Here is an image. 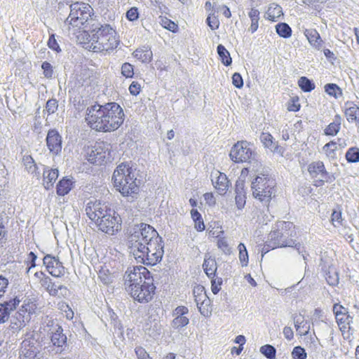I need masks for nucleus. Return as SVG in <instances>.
Returning <instances> with one entry per match:
<instances>
[{
    "instance_id": "nucleus-1",
    "label": "nucleus",
    "mask_w": 359,
    "mask_h": 359,
    "mask_svg": "<svg viewBox=\"0 0 359 359\" xmlns=\"http://www.w3.org/2000/svg\"><path fill=\"white\" fill-rule=\"evenodd\" d=\"M130 253L139 263L155 265L163 255L162 238L149 224L142 223L130 235Z\"/></svg>"
},
{
    "instance_id": "nucleus-2",
    "label": "nucleus",
    "mask_w": 359,
    "mask_h": 359,
    "mask_svg": "<svg viewBox=\"0 0 359 359\" xmlns=\"http://www.w3.org/2000/svg\"><path fill=\"white\" fill-rule=\"evenodd\" d=\"M124 116L123 110L118 104L109 102L88 107L86 120L90 128L97 131L111 132L122 125Z\"/></svg>"
},
{
    "instance_id": "nucleus-3",
    "label": "nucleus",
    "mask_w": 359,
    "mask_h": 359,
    "mask_svg": "<svg viewBox=\"0 0 359 359\" xmlns=\"http://www.w3.org/2000/svg\"><path fill=\"white\" fill-rule=\"evenodd\" d=\"M149 271L143 266L128 268L123 276L126 292L136 301L147 303L151 300L156 287Z\"/></svg>"
},
{
    "instance_id": "nucleus-4",
    "label": "nucleus",
    "mask_w": 359,
    "mask_h": 359,
    "mask_svg": "<svg viewBox=\"0 0 359 359\" xmlns=\"http://www.w3.org/2000/svg\"><path fill=\"white\" fill-rule=\"evenodd\" d=\"M112 180L114 187L123 196L130 201L137 198L140 188L135 170L131 167L125 163L120 164L114 170Z\"/></svg>"
},
{
    "instance_id": "nucleus-5",
    "label": "nucleus",
    "mask_w": 359,
    "mask_h": 359,
    "mask_svg": "<svg viewBox=\"0 0 359 359\" xmlns=\"http://www.w3.org/2000/svg\"><path fill=\"white\" fill-rule=\"evenodd\" d=\"M89 37L87 48L97 53L114 50L119 43L116 31L107 24L94 28Z\"/></svg>"
},
{
    "instance_id": "nucleus-6",
    "label": "nucleus",
    "mask_w": 359,
    "mask_h": 359,
    "mask_svg": "<svg viewBox=\"0 0 359 359\" xmlns=\"http://www.w3.org/2000/svg\"><path fill=\"white\" fill-rule=\"evenodd\" d=\"M277 229L270 232L264 248L266 251L283 247H292L294 242L289 237L293 236L294 226L290 222H278L276 224Z\"/></svg>"
},
{
    "instance_id": "nucleus-7",
    "label": "nucleus",
    "mask_w": 359,
    "mask_h": 359,
    "mask_svg": "<svg viewBox=\"0 0 359 359\" xmlns=\"http://www.w3.org/2000/svg\"><path fill=\"white\" fill-rule=\"evenodd\" d=\"M275 186L276 182L273 178L260 174L252 182V195L264 205H268L272 196H275Z\"/></svg>"
},
{
    "instance_id": "nucleus-8",
    "label": "nucleus",
    "mask_w": 359,
    "mask_h": 359,
    "mask_svg": "<svg viewBox=\"0 0 359 359\" xmlns=\"http://www.w3.org/2000/svg\"><path fill=\"white\" fill-rule=\"evenodd\" d=\"M93 8L85 3L76 2L70 6V13L66 19V24L81 29L93 20Z\"/></svg>"
},
{
    "instance_id": "nucleus-9",
    "label": "nucleus",
    "mask_w": 359,
    "mask_h": 359,
    "mask_svg": "<svg viewBox=\"0 0 359 359\" xmlns=\"http://www.w3.org/2000/svg\"><path fill=\"white\" fill-rule=\"evenodd\" d=\"M126 218L130 219L129 212L126 210L116 216V212L110 209L103 217H100L95 222V224L101 231L114 235L121 229L122 219Z\"/></svg>"
},
{
    "instance_id": "nucleus-10",
    "label": "nucleus",
    "mask_w": 359,
    "mask_h": 359,
    "mask_svg": "<svg viewBox=\"0 0 359 359\" xmlns=\"http://www.w3.org/2000/svg\"><path fill=\"white\" fill-rule=\"evenodd\" d=\"M229 156L236 163H252L255 159V154L247 142H238L231 148Z\"/></svg>"
},
{
    "instance_id": "nucleus-11",
    "label": "nucleus",
    "mask_w": 359,
    "mask_h": 359,
    "mask_svg": "<svg viewBox=\"0 0 359 359\" xmlns=\"http://www.w3.org/2000/svg\"><path fill=\"white\" fill-rule=\"evenodd\" d=\"M107 205L97 200H90L86 205L85 212L88 218L95 223L107 214L108 210Z\"/></svg>"
},
{
    "instance_id": "nucleus-12",
    "label": "nucleus",
    "mask_w": 359,
    "mask_h": 359,
    "mask_svg": "<svg viewBox=\"0 0 359 359\" xmlns=\"http://www.w3.org/2000/svg\"><path fill=\"white\" fill-rule=\"evenodd\" d=\"M109 154V144L96 143L88 151V161L93 164H101Z\"/></svg>"
},
{
    "instance_id": "nucleus-13",
    "label": "nucleus",
    "mask_w": 359,
    "mask_h": 359,
    "mask_svg": "<svg viewBox=\"0 0 359 359\" xmlns=\"http://www.w3.org/2000/svg\"><path fill=\"white\" fill-rule=\"evenodd\" d=\"M43 264L48 273L54 277H61L65 273V269L62 263L58 258L52 256L51 255H46L43 259Z\"/></svg>"
},
{
    "instance_id": "nucleus-14",
    "label": "nucleus",
    "mask_w": 359,
    "mask_h": 359,
    "mask_svg": "<svg viewBox=\"0 0 359 359\" xmlns=\"http://www.w3.org/2000/svg\"><path fill=\"white\" fill-rule=\"evenodd\" d=\"M46 144L50 153L58 155L62 150V137L56 130H50L46 136Z\"/></svg>"
},
{
    "instance_id": "nucleus-15",
    "label": "nucleus",
    "mask_w": 359,
    "mask_h": 359,
    "mask_svg": "<svg viewBox=\"0 0 359 359\" xmlns=\"http://www.w3.org/2000/svg\"><path fill=\"white\" fill-rule=\"evenodd\" d=\"M50 340L56 352H62L67 346V337L63 334V330L59 325L53 328Z\"/></svg>"
},
{
    "instance_id": "nucleus-16",
    "label": "nucleus",
    "mask_w": 359,
    "mask_h": 359,
    "mask_svg": "<svg viewBox=\"0 0 359 359\" xmlns=\"http://www.w3.org/2000/svg\"><path fill=\"white\" fill-rule=\"evenodd\" d=\"M211 180L214 187L220 195L226 192L230 183L225 174L215 170L211 173Z\"/></svg>"
},
{
    "instance_id": "nucleus-17",
    "label": "nucleus",
    "mask_w": 359,
    "mask_h": 359,
    "mask_svg": "<svg viewBox=\"0 0 359 359\" xmlns=\"http://www.w3.org/2000/svg\"><path fill=\"white\" fill-rule=\"evenodd\" d=\"M19 304L20 300L16 297L0 303V325L8 320L11 313L17 308Z\"/></svg>"
},
{
    "instance_id": "nucleus-18",
    "label": "nucleus",
    "mask_w": 359,
    "mask_h": 359,
    "mask_svg": "<svg viewBox=\"0 0 359 359\" xmlns=\"http://www.w3.org/2000/svg\"><path fill=\"white\" fill-rule=\"evenodd\" d=\"M308 171L313 177L320 175L322 181H332L331 177L326 171L324 163L322 161H314L310 163L308 166Z\"/></svg>"
},
{
    "instance_id": "nucleus-19",
    "label": "nucleus",
    "mask_w": 359,
    "mask_h": 359,
    "mask_svg": "<svg viewBox=\"0 0 359 359\" xmlns=\"http://www.w3.org/2000/svg\"><path fill=\"white\" fill-rule=\"evenodd\" d=\"M335 318L344 338H348L351 329L350 325L353 322V317L348 312L342 313V316H337Z\"/></svg>"
},
{
    "instance_id": "nucleus-20",
    "label": "nucleus",
    "mask_w": 359,
    "mask_h": 359,
    "mask_svg": "<svg viewBox=\"0 0 359 359\" xmlns=\"http://www.w3.org/2000/svg\"><path fill=\"white\" fill-rule=\"evenodd\" d=\"M344 107L345 116L349 123L359 121V107L352 102H346Z\"/></svg>"
},
{
    "instance_id": "nucleus-21",
    "label": "nucleus",
    "mask_w": 359,
    "mask_h": 359,
    "mask_svg": "<svg viewBox=\"0 0 359 359\" xmlns=\"http://www.w3.org/2000/svg\"><path fill=\"white\" fill-rule=\"evenodd\" d=\"M58 177L57 169H49L46 168L43 170V186L46 189L53 187L54 182Z\"/></svg>"
},
{
    "instance_id": "nucleus-22",
    "label": "nucleus",
    "mask_w": 359,
    "mask_h": 359,
    "mask_svg": "<svg viewBox=\"0 0 359 359\" xmlns=\"http://www.w3.org/2000/svg\"><path fill=\"white\" fill-rule=\"evenodd\" d=\"M305 35L311 45H312L318 50L320 49V48L322 47L323 40L321 39L319 33L316 29H306Z\"/></svg>"
},
{
    "instance_id": "nucleus-23",
    "label": "nucleus",
    "mask_w": 359,
    "mask_h": 359,
    "mask_svg": "<svg viewBox=\"0 0 359 359\" xmlns=\"http://www.w3.org/2000/svg\"><path fill=\"white\" fill-rule=\"evenodd\" d=\"M283 15V13L281 6L273 3L269 5L266 12V18L271 21H276L277 19Z\"/></svg>"
},
{
    "instance_id": "nucleus-24",
    "label": "nucleus",
    "mask_w": 359,
    "mask_h": 359,
    "mask_svg": "<svg viewBox=\"0 0 359 359\" xmlns=\"http://www.w3.org/2000/svg\"><path fill=\"white\" fill-rule=\"evenodd\" d=\"M73 187V182L71 179L63 178L57 184V194L59 196L67 194Z\"/></svg>"
},
{
    "instance_id": "nucleus-25",
    "label": "nucleus",
    "mask_w": 359,
    "mask_h": 359,
    "mask_svg": "<svg viewBox=\"0 0 359 359\" xmlns=\"http://www.w3.org/2000/svg\"><path fill=\"white\" fill-rule=\"evenodd\" d=\"M133 56L142 62H149L152 59V51L150 48H138L133 52Z\"/></svg>"
},
{
    "instance_id": "nucleus-26",
    "label": "nucleus",
    "mask_w": 359,
    "mask_h": 359,
    "mask_svg": "<svg viewBox=\"0 0 359 359\" xmlns=\"http://www.w3.org/2000/svg\"><path fill=\"white\" fill-rule=\"evenodd\" d=\"M341 128V117L336 116L333 122L330 123L325 129L324 133L326 135L334 136Z\"/></svg>"
},
{
    "instance_id": "nucleus-27",
    "label": "nucleus",
    "mask_w": 359,
    "mask_h": 359,
    "mask_svg": "<svg viewBox=\"0 0 359 359\" xmlns=\"http://www.w3.org/2000/svg\"><path fill=\"white\" fill-rule=\"evenodd\" d=\"M203 269L210 278H213L217 271V263L215 259L209 257L205 258L203 264Z\"/></svg>"
},
{
    "instance_id": "nucleus-28",
    "label": "nucleus",
    "mask_w": 359,
    "mask_h": 359,
    "mask_svg": "<svg viewBox=\"0 0 359 359\" xmlns=\"http://www.w3.org/2000/svg\"><path fill=\"white\" fill-rule=\"evenodd\" d=\"M248 16L251 20V25L248 31L251 33H254L257 30L259 27V11L257 9L252 8L248 13Z\"/></svg>"
},
{
    "instance_id": "nucleus-29",
    "label": "nucleus",
    "mask_w": 359,
    "mask_h": 359,
    "mask_svg": "<svg viewBox=\"0 0 359 359\" xmlns=\"http://www.w3.org/2000/svg\"><path fill=\"white\" fill-rule=\"evenodd\" d=\"M243 183L237 184L236 188L235 201L238 209L241 210L245 205V196L242 191Z\"/></svg>"
},
{
    "instance_id": "nucleus-30",
    "label": "nucleus",
    "mask_w": 359,
    "mask_h": 359,
    "mask_svg": "<svg viewBox=\"0 0 359 359\" xmlns=\"http://www.w3.org/2000/svg\"><path fill=\"white\" fill-rule=\"evenodd\" d=\"M197 308L202 316L209 317L212 313L210 299L209 297L196 304Z\"/></svg>"
},
{
    "instance_id": "nucleus-31",
    "label": "nucleus",
    "mask_w": 359,
    "mask_h": 359,
    "mask_svg": "<svg viewBox=\"0 0 359 359\" xmlns=\"http://www.w3.org/2000/svg\"><path fill=\"white\" fill-rule=\"evenodd\" d=\"M217 51L222 62L224 65L229 66L231 64L232 60L229 52L225 48V47L223 45H218L217 48Z\"/></svg>"
},
{
    "instance_id": "nucleus-32",
    "label": "nucleus",
    "mask_w": 359,
    "mask_h": 359,
    "mask_svg": "<svg viewBox=\"0 0 359 359\" xmlns=\"http://www.w3.org/2000/svg\"><path fill=\"white\" fill-rule=\"evenodd\" d=\"M307 322H305L301 317L294 319V327L297 332H298L301 336H306L309 334L310 328L309 325H307Z\"/></svg>"
},
{
    "instance_id": "nucleus-33",
    "label": "nucleus",
    "mask_w": 359,
    "mask_h": 359,
    "mask_svg": "<svg viewBox=\"0 0 359 359\" xmlns=\"http://www.w3.org/2000/svg\"><path fill=\"white\" fill-rule=\"evenodd\" d=\"M337 149V142H335L334 141H330V142L325 144L323 146V151L329 159L334 160L337 158V156H336Z\"/></svg>"
},
{
    "instance_id": "nucleus-34",
    "label": "nucleus",
    "mask_w": 359,
    "mask_h": 359,
    "mask_svg": "<svg viewBox=\"0 0 359 359\" xmlns=\"http://www.w3.org/2000/svg\"><path fill=\"white\" fill-rule=\"evenodd\" d=\"M276 33L283 38H289L292 34L290 27L285 22L278 23L276 25Z\"/></svg>"
},
{
    "instance_id": "nucleus-35",
    "label": "nucleus",
    "mask_w": 359,
    "mask_h": 359,
    "mask_svg": "<svg viewBox=\"0 0 359 359\" xmlns=\"http://www.w3.org/2000/svg\"><path fill=\"white\" fill-rule=\"evenodd\" d=\"M27 323V318L25 317H16L15 316H13V319L11 321L10 323V328L11 330L13 331H18L20 330L22 328H23Z\"/></svg>"
},
{
    "instance_id": "nucleus-36",
    "label": "nucleus",
    "mask_w": 359,
    "mask_h": 359,
    "mask_svg": "<svg viewBox=\"0 0 359 359\" xmlns=\"http://www.w3.org/2000/svg\"><path fill=\"white\" fill-rule=\"evenodd\" d=\"M193 295L194 297L196 304H198L199 302H201L208 297L206 294L205 287L201 285L194 286L193 289Z\"/></svg>"
},
{
    "instance_id": "nucleus-37",
    "label": "nucleus",
    "mask_w": 359,
    "mask_h": 359,
    "mask_svg": "<svg viewBox=\"0 0 359 359\" xmlns=\"http://www.w3.org/2000/svg\"><path fill=\"white\" fill-rule=\"evenodd\" d=\"M46 291L49 293L51 296H57L59 295V291H60V294L62 295H65L67 289L66 287L62 285H56L55 283H51L50 284V286L46 288Z\"/></svg>"
},
{
    "instance_id": "nucleus-38",
    "label": "nucleus",
    "mask_w": 359,
    "mask_h": 359,
    "mask_svg": "<svg viewBox=\"0 0 359 359\" xmlns=\"http://www.w3.org/2000/svg\"><path fill=\"white\" fill-rule=\"evenodd\" d=\"M345 158L348 163L359 162V149L355 147L349 148L346 153Z\"/></svg>"
},
{
    "instance_id": "nucleus-39",
    "label": "nucleus",
    "mask_w": 359,
    "mask_h": 359,
    "mask_svg": "<svg viewBox=\"0 0 359 359\" xmlns=\"http://www.w3.org/2000/svg\"><path fill=\"white\" fill-rule=\"evenodd\" d=\"M36 305L31 299H26L21 306V312H25L30 316L35 313Z\"/></svg>"
},
{
    "instance_id": "nucleus-40",
    "label": "nucleus",
    "mask_w": 359,
    "mask_h": 359,
    "mask_svg": "<svg viewBox=\"0 0 359 359\" xmlns=\"http://www.w3.org/2000/svg\"><path fill=\"white\" fill-rule=\"evenodd\" d=\"M298 84L304 92H310L315 88V84L305 76H302L299 79Z\"/></svg>"
},
{
    "instance_id": "nucleus-41",
    "label": "nucleus",
    "mask_w": 359,
    "mask_h": 359,
    "mask_svg": "<svg viewBox=\"0 0 359 359\" xmlns=\"http://www.w3.org/2000/svg\"><path fill=\"white\" fill-rule=\"evenodd\" d=\"M238 250L239 251L240 262L242 266H246L248 264V253L245 245L243 243H239Z\"/></svg>"
},
{
    "instance_id": "nucleus-42",
    "label": "nucleus",
    "mask_w": 359,
    "mask_h": 359,
    "mask_svg": "<svg viewBox=\"0 0 359 359\" xmlns=\"http://www.w3.org/2000/svg\"><path fill=\"white\" fill-rule=\"evenodd\" d=\"M260 352L269 359H273L276 357V348L271 345H264L260 348Z\"/></svg>"
},
{
    "instance_id": "nucleus-43",
    "label": "nucleus",
    "mask_w": 359,
    "mask_h": 359,
    "mask_svg": "<svg viewBox=\"0 0 359 359\" xmlns=\"http://www.w3.org/2000/svg\"><path fill=\"white\" fill-rule=\"evenodd\" d=\"M325 92L334 97H338V95H341V90L340 88L334 83H328L325 86Z\"/></svg>"
},
{
    "instance_id": "nucleus-44",
    "label": "nucleus",
    "mask_w": 359,
    "mask_h": 359,
    "mask_svg": "<svg viewBox=\"0 0 359 359\" xmlns=\"http://www.w3.org/2000/svg\"><path fill=\"white\" fill-rule=\"evenodd\" d=\"M217 247L220 249L224 254L230 255L232 252L231 248L229 247L228 241L226 238L222 237L219 238L217 240Z\"/></svg>"
},
{
    "instance_id": "nucleus-45",
    "label": "nucleus",
    "mask_w": 359,
    "mask_h": 359,
    "mask_svg": "<svg viewBox=\"0 0 359 359\" xmlns=\"http://www.w3.org/2000/svg\"><path fill=\"white\" fill-rule=\"evenodd\" d=\"M189 322L187 317H175L171 325L174 329L178 330L188 325Z\"/></svg>"
},
{
    "instance_id": "nucleus-46",
    "label": "nucleus",
    "mask_w": 359,
    "mask_h": 359,
    "mask_svg": "<svg viewBox=\"0 0 359 359\" xmlns=\"http://www.w3.org/2000/svg\"><path fill=\"white\" fill-rule=\"evenodd\" d=\"M37 257L36 255L33 252H30L28 255L27 258L26 259V263L27 264V267L26 269V273L28 274L31 269L36 266V259Z\"/></svg>"
},
{
    "instance_id": "nucleus-47",
    "label": "nucleus",
    "mask_w": 359,
    "mask_h": 359,
    "mask_svg": "<svg viewBox=\"0 0 359 359\" xmlns=\"http://www.w3.org/2000/svg\"><path fill=\"white\" fill-rule=\"evenodd\" d=\"M121 74L126 78H132L134 74L133 66L128 62L123 63L121 67Z\"/></svg>"
},
{
    "instance_id": "nucleus-48",
    "label": "nucleus",
    "mask_w": 359,
    "mask_h": 359,
    "mask_svg": "<svg viewBox=\"0 0 359 359\" xmlns=\"http://www.w3.org/2000/svg\"><path fill=\"white\" fill-rule=\"evenodd\" d=\"M332 224L335 227H339L343 225V219L341 217V212L340 211H333L331 217Z\"/></svg>"
},
{
    "instance_id": "nucleus-49",
    "label": "nucleus",
    "mask_w": 359,
    "mask_h": 359,
    "mask_svg": "<svg viewBox=\"0 0 359 359\" xmlns=\"http://www.w3.org/2000/svg\"><path fill=\"white\" fill-rule=\"evenodd\" d=\"M292 355L294 359H306V353L305 349L301 346H296L294 348Z\"/></svg>"
},
{
    "instance_id": "nucleus-50",
    "label": "nucleus",
    "mask_w": 359,
    "mask_h": 359,
    "mask_svg": "<svg viewBox=\"0 0 359 359\" xmlns=\"http://www.w3.org/2000/svg\"><path fill=\"white\" fill-rule=\"evenodd\" d=\"M161 24L164 28L172 32H175L177 29V25L174 22L166 18L161 19Z\"/></svg>"
},
{
    "instance_id": "nucleus-51",
    "label": "nucleus",
    "mask_w": 359,
    "mask_h": 359,
    "mask_svg": "<svg viewBox=\"0 0 359 359\" xmlns=\"http://www.w3.org/2000/svg\"><path fill=\"white\" fill-rule=\"evenodd\" d=\"M58 107L57 101L55 99H50L48 100L46 105V110L48 114L55 113Z\"/></svg>"
},
{
    "instance_id": "nucleus-52",
    "label": "nucleus",
    "mask_w": 359,
    "mask_h": 359,
    "mask_svg": "<svg viewBox=\"0 0 359 359\" xmlns=\"http://www.w3.org/2000/svg\"><path fill=\"white\" fill-rule=\"evenodd\" d=\"M126 18L130 21H135L139 18L138 9L136 7L130 8L126 14Z\"/></svg>"
},
{
    "instance_id": "nucleus-53",
    "label": "nucleus",
    "mask_w": 359,
    "mask_h": 359,
    "mask_svg": "<svg viewBox=\"0 0 359 359\" xmlns=\"http://www.w3.org/2000/svg\"><path fill=\"white\" fill-rule=\"evenodd\" d=\"M273 137L271 134L267 133H263L260 135V140L263 143L265 147H270L272 145Z\"/></svg>"
},
{
    "instance_id": "nucleus-54",
    "label": "nucleus",
    "mask_w": 359,
    "mask_h": 359,
    "mask_svg": "<svg viewBox=\"0 0 359 359\" xmlns=\"http://www.w3.org/2000/svg\"><path fill=\"white\" fill-rule=\"evenodd\" d=\"M41 68L43 70V74H44L45 77H46L48 79L52 78L53 74V70L52 65L49 62H43L41 65Z\"/></svg>"
},
{
    "instance_id": "nucleus-55",
    "label": "nucleus",
    "mask_w": 359,
    "mask_h": 359,
    "mask_svg": "<svg viewBox=\"0 0 359 359\" xmlns=\"http://www.w3.org/2000/svg\"><path fill=\"white\" fill-rule=\"evenodd\" d=\"M60 309L65 313V316L68 320H72L74 318L73 311L66 303H62L60 305Z\"/></svg>"
},
{
    "instance_id": "nucleus-56",
    "label": "nucleus",
    "mask_w": 359,
    "mask_h": 359,
    "mask_svg": "<svg viewBox=\"0 0 359 359\" xmlns=\"http://www.w3.org/2000/svg\"><path fill=\"white\" fill-rule=\"evenodd\" d=\"M135 352L137 359H149L150 358L149 353L142 346H137L135 348Z\"/></svg>"
},
{
    "instance_id": "nucleus-57",
    "label": "nucleus",
    "mask_w": 359,
    "mask_h": 359,
    "mask_svg": "<svg viewBox=\"0 0 359 359\" xmlns=\"http://www.w3.org/2000/svg\"><path fill=\"white\" fill-rule=\"evenodd\" d=\"M189 312L188 309L186 306H177L174 311L172 316L174 317H186L185 315Z\"/></svg>"
},
{
    "instance_id": "nucleus-58",
    "label": "nucleus",
    "mask_w": 359,
    "mask_h": 359,
    "mask_svg": "<svg viewBox=\"0 0 359 359\" xmlns=\"http://www.w3.org/2000/svg\"><path fill=\"white\" fill-rule=\"evenodd\" d=\"M232 83L238 88H241L243 86L242 76L238 73H234L232 76Z\"/></svg>"
},
{
    "instance_id": "nucleus-59",
    "label": "nucleus",
    "mask_w": 359,
    "mask_h": 359,
    "mask_svg": "<svg viewBox=\"0 0 359 359\" xmlns=\"http://www.w3.org/2000/svg\"><path fill=\"white\" fill-rule=\"evenodd\" d=\"M326 280L329 285H335L338 283L339 278L337 272L334 271L333 274L331 275L330 272L327 273Z\"/></svg>"
},
{
    "instance_id": "nucleus-60",
    "label": "nucleus",
    "mask_w": 359,
    "mask_h": 359,
    "mask_svg": "<svg viewBox=\"0 0 359 359\" xmlns=\"http://www.w3.org/2000/svg\"><path fill=\"white\" fill-rule=\"evenodd\" d=\"M48 46L50 49H52L53 50H55L57 52L60 51V46H59V45L55 38V36L53 34H52L50 36L48 41Z\"/></svg>"
},
{
    "instance_id": "nucleus-61",
    "label": "nucleus",
    "mask_w": 359,
    "mask_h": 359,
    "mask_svg": "<svg viewBox=\"0 0 359 359\" xmlns=\"http://www.w3.org/2000/svg\"><path fill=\"white\" fill-rule=\"evenodd\" d=\"M333 312L335 315V318L337 316H342V313H348L346 308L339 304H334L333 306Z\"/></svg>"
},
{
    "instance_id": "nucleus-62",
    "label": "nucleus",
    "mask_w": 359,
    "mask_h": 359,
    "mask_svg": "<svg viewBox=\"0 0 359 359\" xmlns=\"http://www.w3.org/2000/svg\"><path fill=\"white\" fill-rule=\"evenodd\" d=\"M8 285V280L3 276H0V298L4 294Z\"/></svg>"
},
{
    "instance_id": "nucleus-63",
    "label": "nucleus",
    "mask_w": 359,
    "mask_h": 359,
    "mask_svg": "<svg viewBox=\"0 0 359 359\" xmlns=\"http://www.w3.org/2000/svg\"><path fill=\"white\" fill-rule=\"evenodd\" d=\"M300 104L298 100H291L287 104V110L290 111H297L299 110Z\"/></svg>"
},
{
    "instance_id": "nucleus-64",
    "label": "nucleus",
    "mask_w": 359,
    "mask_h": 359,
    "mask_svg": "<svg viewBox=\"0 0 359 359\" xmlns=\"http://www.w3.org/2000/svg\"><path fill=\"white\" fill-rule=\"evenodd\" d=\"M129 91L133 95H137L140 92V85L133 81L129 86Z\"/></svg>"
}]
</instances>
